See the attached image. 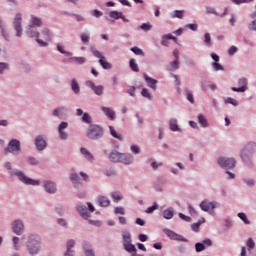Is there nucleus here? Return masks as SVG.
<instances>
[{
	"instance_id": "nucleus-1",
	"label": "nucleus",
	"mask_w": 256,
	"mask_h": 256,
	"mask_svg": "<svg viewBox=\"0 0 256 256\" xmlns=\"http://www.w3.org/2000/svg\"><path fill=\"white\" fill-rule=\"evenodd\" d=\"M103 135H105L103 127L97 124H90L86 130V136L88 137V139H91L92 141H97V139H101Z\"/></svg>"
},
{
	"instance_id": "nucleus-2",
	"label": "nucleus",
	"mask_w": 256,
	"mask_h": 256,
	"mask_svg": "<svg viewBox=\"0 0 256 256\" xmlns=\"http://www.w3.org/2000/svg\"><path fill=\"white\" fill-rule=\"evenodd\" d=\"M41 251V242L39 241V236L32 235L28 242V252L30 255H37Z\"/></svg>"
},
{
	"instance_id": "nucleus-3",
	"label": "nucleus",
	"mask_w": 256,
	"mask_h": 256,
	"mask_svg": "<svg viewBox=\"0 0 256 256\" xmlns=\"http://www.w3.org/2000/svg\"><path fill=\"white\" fill-rule=\"evenodd\" d=\"M21 152V142L17 139H13L9 142L8 147L5 150V155L7 153H12L13 155H19Z\"/></svg>"
},
{
	"instance_id": "nucleus-4",
	"label": "nucleus",
	"mask_w": 256,
	"mask_h": 256,
	"mask_svg": "<svg viewBox=\"0 0 256 256\" xmlns=\"http://www.w3.org/2000/svg\"><path fill=\"white\" fill-rule=\"evenodd\" d=\"M92 53L94 57H97V59H99V64L101 65V67H103L104 69H113V65L107 61V58H105V56H103V54H101L99 50L92 49Z\"/></svg>"
},
{
	"instance_id": "nucleus-5",
	"label": "nucleus",
	"mask_w": 256,
	"mask_h": 256,
	"mask_svg": "<svg viewBox=\"0 0 256 256\" xmlns=\"http://www.w3.org/2000/svg\"><path fill=\"white\" fill-rule=\"evenodd\" d=\"M237 161L234 158L221 157L218 159V165L223 169H234Z\"/></svg>"
},
{
	"instance_id": "nucleus-6",
	"label": "nucleus",
	"mask_w": 256,
	"mask_h": 256,
	"mask_svg": "<svg viewBox=\"0 0 256 256\" xmlns=\"http://www.w3.org/2000/svg\"><path fill=\"white\" fill-rule=\"evenodd\" d=\"M21 21H23V16L21 13H17L13 22L16 37H21L23 35V26H21Z\"/></svg>"
},
{
	"instance_id": "nucleus-7",
	"label": "nucleus",
	"mask_w": 256,
	"mask_h": 256,
	"mask_svg": "<svg viewBox=\"0 0 256 256\" xmlns=\"http://www.w3.org/2000/svg\"><path fill=\"white\" fill-rule=\"evenodd\" d=\"M33 26L32 25H28L26 33L28 35V37H37L36 41L37 43H39L40 47H47V45H49V43L39 39V32L33 30Z\"/></svg>"
},
{
	"instance_id": "nucleus-8",
	"label": "nucleus",
	"mask_w": 256,
	"mask_h": 256,
	"mask_svg": "<svg viewBox=\"0 0 256 256\" xmlns=\"http://www.w3.org/2000/svg\"><path fill=\"white\" fill-rule=\"evenodd\" d=\"M217 207V202H211L209 200H204L200 203V209L206 213H213L214 209Z\"/></svg>"
},
{
	"instance_id": "nucleus-9",
	"label": "nucleus",
	"mask_w": 256,
	"mask_h": 256,
	"mask_svg": "<svg viewBox=\"0 0 256 256\" xmlns=\"http://www.w3.org/2000/svg\"><path fill=\"white\" fill-rule=\"evenodd\" d=\"M238 85L240 87H238V88L232 87L231 90L236 93H245V91H247V89H248L247 85H249V82H248L247 78L243 77L238 80Z\"/></svg>"
},
{
	"instance_id": "nucleus-10",
	"label": "nucleus",
	"mask_w": 256,
	"mask_h": 256,
	"mask_svg": "<svg viewBox=\"0 0 256 256\" xmlns=\"http://www.w3.org/2000/svg\"><path fill=\"white\" fill-rule=\"evenodd\" d=\"M23 229H25V224L22 220H14L12 222V231L16 235H23Z\"/></svg>"
},
{
	"instance_id": "nucleus-11",
	"label": "nucleus",
	"mask_w": 256,
	"mask_h": 256,
	"mask_svg": "<svg viewBox=\"0 0 256 256\" xmlns=\"http://www.w3.org/2000/svg\"><path fill=\"white\" fill-rule=\"evenodd\" d=\"M16 175H17L18 179L20 181H22V183H25V185H39V180L31 179V178L25 176V174H23V172H16Z\"/></svg>"
},
{
	"instance_id": "nucleus-12",
	"label": "nucleus",
	"mask_w": 256,
	"mask_h": 256,
	"mask_svg": "<svg viewBox=\"0 0 256 256\" xmlns=\"http://www.w3.org/2000/svg\"><path fill=\"white\" fill-rule=\"evenodd\" d=\"M255 151H256V143L255 142L248 143L241 152V157L243 161H245L246 155H251L252 153H255Z\"/></svg>"
},
{
	"instance_id": "nucleus-13",
	"label": "nucleus",
	"mask_w": 256,
	"mask_h": 256,
	"mask_svg": "<svg viewBox=\"0 0 256 256\" xmlns=\"http://www.w3.org/2000/svg\"><path fill=\"white\" fill-rule=\"evenodd\" d=\"M87 87H90L92 91H94L95 95L101 96L103 95V91H105V87L102 85L96 86L95 82L88 80L86 81Z\"/></svg>"
},
{
	"instance_id": "nucleus-14",
	"label": "nucleus",
	"mask_w": 256,
	"mask_h": 256,
	"mask_svg": "<svg viewBox=\"0 0 256 256\" xmlns=\"http://www.w3.org/2000/svg\"><path fill=\"white\" fill-rule=\"evenodd\" d=\"M164 233L165 235H167V237H169L170 239H173L174 241H183L184 243H186L187 241V239H185L183 236L173 232L172 230L165 229Z\"/></svg>"
},
{
	"instance_id": "nucleus-15",
	"label": "nucleus",
	"mask_w": 256,
	"mask_h": 256,
	"mask_svg": "<svg viewBox=\"0 0 256 256\" xmlns=\"http://www.w3.org/2000/svg\"><path fill=\"white\" fill-rule=\"evenodd\" d=\"M69 127V123L67 122H61L59 127H58V132L60 139H67L68 135L67 132L63 131L64 129H67Z\"/></svg>"
},
{
	"instance_id": "nucleus-16",
	"label": "nucleus",
	"mask_w": 256,
	"mask_h": 256,
	"mask_svg": "<svg viewBox=\"0 0 256 256\" xmlns=\"http://www.w3.org/2000/svg\"><path fill=\"white\" fill-rule=\"evenodd\" d=\"M144 79H145L148 87H150V89H153V91H157L158 81L156 79L149 77L147 74H144Z\"/></svg>"
},
{
	"instance_id": "nucleus-17",
	"label": "nucleus",
	"mask_w": 256,
	"mask_h": 256,
	"mask_svg": "<svg viewBox=\"0 0 256 256\" xmlns=\"http://www.w3.org/2000/svg\"><path fill=\"white\" fill-rule=\"evenodd\" d=\"M44 189L47 193H51V194L57 192V186L55 185V183H53L51 181L44 182Z\"/></svg>"
},
{
	"instance_id": "nucleus-18",
	"label": "nucleus",
	"mask_w": 256,
	"mask_h": 256,
	"mask_svg": "<svg viewBox=\"0 0 256 256\" xmlns=\"http://www.w3.org/2000/svg\"><path fill=\"white\" fill-rule=\"evenodd\" d=\"M35 145H36L38 151H43V149H45V147H47V142L45 141V139H43L42 136H37L35 139Z\"/></svg>"
},
{
	"instance_id": "nucleus-19",
	"label": "nucleus",
	"mask_w": 256,
	"mask_h": 256,
	"mask_svg": "<svg viewBox=\"0 0 256 256\" xmlns=\"http://www.w3.org/2000/svg\"><path fill=\"white\" fill-rule=\"evenodd\" d=\"M101 110L103 111V113L106 115V117L110 120V121H115V111H113L111 108L102 106Z\"/></svg>"
},
{
	"instance_id": "nucleus-20",
	"label": "nucleus",
	"mask_w": 256,
	"mask_h": 256,
	"mask_svg": "<svg viewBox=\"0 0 256 256\" xmlns=\"http://www.w3.org/2000/svg\"><path fill=\"white\" fill-rule=\"evenodd\" d=\"M120 163H124V165H131V163H133V156L131 154H122L120 156Z\"/></svg>"
},
{
	"instance_id": "nucleus-21",
	"label": "nucleus",
	"mask_w": 256,
	"mask_h": 256,
	"mask_svg": "<svg viewBox=\"0 0 256 256\" xmlns=\"http://www.w3.org/2000/svg\"><path fill=\"white\" fill-rule=\"evenodd\" d=\"M97 203L100 205V207H109V205H111V201L105 196H99Z\"/></svg>"
},
{
	"instance_id": "nucleus-22",
	"label": "nucleus",
	"mask_w": 256,
	"mask_h": 256,
	"mask_svg": "<svg viewBox=\"0 0 256 256\" xmlns=\"http://www.w3.org/2000/svg\"><path fill=\"white\" fill-rule=\"evenodd\" d=\"M169 39H172L173 41L177 42V38L171 34H167V35H164L162 37V42L161 44L164 46V47H169Z\"/></svg>"
},
{
	"instance_id": "nucleus-23",
	"label": "nucleus",
	"mask_w": 256,
	"mask_h": 256,
	"mask_svg": "<svg viewBox=\"0 0 256 256\" xmlns=\"http://www.w3.org/2000/svg\"><path fill=\"white\" fill-rule=\"evenodd\" d=\"M54 117H65L67 115V108L65 107H60L54 110L53 112Z\"/></svg>"
},
{
	"instance_id": "nucleus-24",
	"label": "nucleus",
	"mask_w": 256,
	"mask_h": 256,
	"mask_svg": "<svg viewBox=\"0 0 256 256\" xmlns=\"http://www.w3.org/2000/svg\"><path fill=\"white\" fill-rule=\"evenodd\" d=\"M72 247H75V240H69L67 242V252L65 253V256H74L75 252L71 250Z\"/></svg>"
},
{
	"instance_id": "nucleus-25",
	"label": "nucleus",
	"mask_w": 256,
	"mask_h": 256,
	"mask_svg": "<svg viewBox=\"0 0 256 256\" xmlns=\"http://www.w3.org/2000/svg\"><path fill=\"white\" fill-rule=\"evenodd\" d=\"M121 153L114 151L111 152L109 155V159L110 161H113L114 163H119L121 161Z\"/></svg>"
},
{
	"instance_id": "nucleus-26",
	"label": "nucleus",
	"mask_w": 256,
	"mask_h": 256,
	"mask_svg": "<svg viewBox=\"0 0 256 256\" xmlns=\"http://www.w3.org/2000/svg\"><path fill=\"white\" fill-rule=\"evenodd\" d=\"M174 215L175 211L173 210V208H168L162 213V217H164V219H173Z\"/></svg>"
},
{
	"instance_id": "nucleus-27",
	"label": "nucleus",
	"mask_w": 256,
	"mask_h": 256,
	"mask_svg": "<svg viewBox=\"0 0 256 256\" xmlns=\"http://www.w3.org/2000/svg\"><path fill=\"white\" fill-rule=\"evenodd\" d=\"M30 25L32 26V28L41 27V25H43V22L37 16H32Z\"/></svg>"
},
{
	"instance_id": "nucleus-28",
	"label": "nucleus",
	"mask_w": 256,
	"mask_h": 256,
	"mask_svg": "<svg viewBox=\"0 0 256 256\" xmlns=\"http://www.w3.org/2000/svg\"><path fill=\"white\" fill-rule=\"evenodd\" d=\"M80 152L85 157V159H87V161H93L94 159L93 154H91V152H89L87 148H81Z\"/></svg>"
},
{
	"instance_id": "nucleus-29",
	"label": "nucleus",
	"mask_w": 256,
	"mask_h": 256,
	"mask_svg": "<svg viewBox=\"0 0 256 256\" xmlns=\"http://www.w3.org/2000/svg\"><path fill=\"white\" fill-rule=\"evenodd\" d=\"M78 213L84 218L89 219V212L87 211V207L79 206Z\"/></svg>"
},
{
	"instance_id": "nucleus-30",
	"label": "nucleus",
	"mask_w": 256,
	"mask_h": 256,
	"mask_svg": "<svg viewBox=\"0 0 256 256\" xmlns=\"http://www.w3.org/2000/svg\"><path fill=\"white\" fill-rule=\"evenodd\" d=\"M71 88L73 93H75L76 95L79 93V91H81V88L79 87V83L77 82V79H73L71 81Z\"/></svg>"
},
{
	"instance_id": "nucleus-31",
	"label": "nucleus",
	"mask_w": 256,
	"mask_h": 256,
	"mask_svg": "<svg viewBox=\"0 0 256 256\" xmlns=\"http://www.w3.org/2000/svg\"><path fill=\"white\" fill-rule=\"evenodd\" d=\"M109 129L112 137H114L115 139H118L119 141H123V136H121V134H118L113 126H109Z\"/></svg>"
},
{
	"instance_id": "nucleus-32",
	"label": "nucleus",
	"mask_w": 256,
	"mask_h": 256,
	"mask_svg": "<svg viewBox=\"0 0 256 256\" xmlns=\"http://www.w3.org/2000/svg\"><path fill=\"white\" fill-rule=\"evenodd\" d=\"M84 253L85 256H95V252H93L89 244H84Z\"/></svg>"
},
{
	"instance_id": "nucleus-33",
	"label": "nucleus",
	"mask_w": 256,
	"mask_h": 256,
	"mask_svg": "<svg viewBox=\"0 0 256 256\" xmlns=\"http://www.w3.org/2000/svg\"><path fill=\"white\" fill-rule=\"evenodd\" d=\"M70 61H72V63H77V65H83L87 60L85 57H72L70 58Z\"/></svg>"
},
{
	"instance_id": "nucleus-34",
	"label": "nucleus",
	"mask_w": 256,
	"mask_h": 256,
	"mask_svg": "<svg viewBox=\"0 0 256 256\" xmlns=\"http://www.w3.org/2000/svg\"><path fill=\"white\" fill-rule=\"evenodd\" d=\"M170 129L171 131H181V129H179V125L177 124V119L170 120Z\"/></svg>"
},
{
	"instance_id": "nucleus-35",
	"label": "nucleus",
	"mask_w": 256,
	"mask_h": 256,
	"mask_svg": "<svg viewBox=\"0 0 256 256\" xmlns=\"http://www.w3.org/2000/svg\"><path fill=\"white\" fill-rule=\"evenodd\" d=\"M123 245H131V234L129 232L123 234Z\"/></svg>"
},
{
	"instance_id": "nucleus-36",
	"label": "nucleus",
	"mask_w": 256,
	"mask_h": 256,
	"mask_svg": "<svg viewBox=\"0 0 256 256\" xmlns=\"http://www.w3.org/2000/svg\"><path fill=\"white\" fill-rule=\"evenodd\" d=\"M198 123H200L202 127H209V123L207 122V119L202 114L198 116Z\"/></svg>"
},
{
	"instance_id": "nucleus-37",
	"label": "nucleus",
	"mask_w": 256,
	"mask_h": 256,
	"mask_svg": "<svg viewBox=\"0 0 256 256\" xmlns=\"http://www.w3.org/2000/svg\"><path fill=\"white\" fill-rule=\"evenodd\" d=\"M185 15V11L183 10H175L172 17L173 19L177 18V19H183V16Z\"/></svg>"
},
{
	"instance_id": "nucleus-38",
	"label": "nucleus",
	"mask_w": 256,
	"mask_h": 256,
	"mask_svg": "<svg viewBox=\"0 0 256 256\" xmlns=\"http://www.w3.org/2000/svg\"><path fill=\"white\" fill-rule=\"evenodd\" d=\"M141 95H142V97L149 99V101H151L153 99V96H151V93L149 92V90L147 88L142 89Z\"/></svg>"
},
{
	"instance_id": "nucleus-39",
	"label": "nucleus",
	"mask_w": 256,
	"mask_h": 256,
	"mask_svg": "<svg viewBox=\"0 0 256 256\" xmlns=\"http://www.w3.org/2000/svg\"><path fill=\"white\" fill-rule=\"evenodd\" d=\"M125 251H128V253H135L137 251V248H135V245L131 244H126L124 246Z\"/></svg>"
},
{
	"instance_id": "nucleus-40",
	"label": "nucleus",
	"mask_w": 256,
	"mask_h": 256,
	"mask_svg": "<svg viewBox=\"0 0 256 256\" xmlns=\"http://www.w3.org/2000/svg\"><path fill=\"white\" fill-rule=\"evenodd\" d=\"M42 35L46 41H51V31L49 29L44 28V30H42Z\"/></svg>"
},
{
	"instance_id": "nucleus-41",
	"label": "nucleus",
	"mask_w": 256,
	"mask_h": 256,
	"mask_svg": "<svg viewBox=\"0 0 256 256\" xmlns=\"http://www.w3.org/2000/svg\"><path fill=\"white\" fill-rule=\"evenodd\" d=\"M129 63H130V68L132 69V71H134L135 73H139V66L135 62V59H131Z\"/></svg>"
},
{
	"instance_id": "nucleus-42",
	"label": "nucleus",
	"mask_w": 256,
	"mask_h": 256,
	"mask_svg": "<svg viewBox=\"0 0 256 256\" xmlns=\"http://www.w3.org/2000/svg\"><path fill=\"white\" fill-rule=\"evenodd\" d=\"M204 43L208 47H211V45H213V42H211V34H209V33L204 34Z\"/></svg>"
},
{
	"instance_id": "nucleus-43",
	"label": "nucleus",
	"mask_w": 256,
	"mask_h": 256,
	"mask_svg": "<svg viewBox=\"0 0 256 256\" xmlns=\"http://www.w3.org/2000/svg\"><path fill=\"white\" fill-rule=\"evenodd\" d=\"M138 29H142V31H151V29H153V26L149 23H143L142 25H140L138 27Z\"/></svg>"
},
{
	"instance_id": "nucleus-44",
	"label": "nucleus",
	"mask_w": 256,
	"mask_h": 256,
	"mask_svg": "<svg viewBox=\"0 0 256 256\" xmlns=\"http://www.w3.org/2000/svg\"><path fill=\"white\" fill-rule=\"evenodd\" d=\"M131 51L135 55H141L142 57L145 56V52H143V50H141L139 47H132Z\"/></svg>"
},
{
	"instance_id": "nucleus-45",
	"label": "nucleus",
	"mask_w": 256,
	"mask_h": 256,
	"mask_svg": "<svg viewBox=\"0 0 256 256\" xmlns=\"http://www.w3.org/2000/svg\"><path fill=\"white\" fill-rule=\"evenodd\" d=\"M110 17L112 19H121V17H123V13L117 12V11H112V12H110Z\"/></svg>"
},
{
	"instance_id": "nucleus-46",
	"label": "nucleus",
	"mask_w": 256,
	"mask_h": 256,
	"mask_svg": "<svg viewBox=\"0 0 256 256\" xmlns=\"http://www.w3.org/2000/svg\"><path fill=\"white\" fill-rule=\"evenodd\" d=\"M111 197H112L113 201H116V202H119V201H121V199H123V197L121 196V193H119V192H113L111 194Z\"/></svg>"
},
{
	"instance_id": "nucleus-47",
	"label": "nucleus",
	"mask_w": 256,
	"mask_h": 256,
	"mask_svg": "<svg viewBox=\"0 0 256 256\" xmlns=\"http://www.w3.org/2000/svg\"><path fill=\"white\" fill-rule=\"evenodd\" d=\"M83 123H87L88 125H91V116L89 113H84L82 116Z\"/></svg>"
},
{
	"instance_id": "nucleus-48",
	"label": "nucleus",
	"mask_w": 256,
	"mask_h": 256,
	"mask_svg": "<svg viewBox=\"0 0 256 256\" xmlns=\"http://www.w3.org/2000/svg\"><path fill=\"white\" fill-rule=\"evenodd\" d=\"M238 217L244 221L245 225H249L251 223L249 219H247V215H245V213H238Z\"/></svg>"
},
{
	"instance_id": "nucleus-49",
	"label": "nucleus",
	"mask_w": 256,
	"mask_h": 256,
	"mask_svg": "<svg viewBox=\"0 0 256 256\" xmlns=\"http://www.w3.org/2000/svg\"><path fill=\"white\" fill-rule=\"evenodd\" d=\"M57 50L60 52V53H62V55H66V57H71V52H67V51H65V49L63 48V46H61V45H58L57 46Z\"/></svg>"
},
{
	"instance_id": "nucleus-50",
	"label": "nucleus",
	"mask_w": 256,
	"mask_h": 256,
	"mask_svg": "<svg viewBox=\"0 0 256 256\" xmlns=\"http://www.w3.org/2000/svg\"><path fill=\"white\" fill-rule=\"evenodd\" d=\"M225 103L226 104H230V105H234V107H237V105H239V103L237 102V100L229 97L225 99Z\"/></svg>"
},
{
	"instance_id": "nucleus-51",
	"label": "nucleus",
	"mask_w": 256,
	"mask_h": 256,
	"mask_svg": "<svg viewBox=\"0 0 256 256\" xmlns=\"http://www.w3.org/2000/svg\"><path fill=\"white\" fill-rule=\"evenodd\" d=\"M212 67L214 71H223V65L219 64L218 62L212 63Z\"/></svg>"
},
{
	"instance_id": "nucleus-52",
	"label": "nucleus",
	"mask_w": 256,
	"mask_h": 256,
	"mask_svg": "<svg viewBox=\"0 0 256 256\" xmlns=\"http://www.w3.org/2000/svg\"><path fill=\"white\" fill-rule=\"evenodd\" d=\"M158 208L159 206L157 205V203H154L153 206L146 209L145 213H148V214L153 213V211H157Z\"/></svg>"
},
{
	"instance_id": "nucleus-53",
	"label": "nucleus",
	"mask_w": 256,
	"mask_h": 256,
	"mask_svg": "<svg viewBox=\"0 0 256 256\" xmlns=\"http://www.w3.org/2000/svg\"><path fill=\"white\" fill-rule=\"evenodd\" d=\"M70 179L72 183H74V185H77V183H79V175H77L76 173L71 174Z\"/></svg>"
},
{
	"instance_id": "nucleus-54",
	"label": "nucleus",
	"mask_w": 256,
	"mask_h": 256,
	"mask_svg": "<svg viewBox=\"0 0 256 256\" xmlns=\"http://www.w3.org/2000/svg\"><path fill=\"white\" fill-rule=\"evenodd\" d=\"M197 253H201V251H204L205 244L203 243H196L195 245Z\"/></svg>"
},
{
	"instance_id": "nucleus-55",
	"label": "nucleus",
	"mask_w": 256,
	"mask_h": 256,
	"mask_svg": "<svg viewBox=\"0 0 256 256\" xmlns=\"http://www.w3.org/2000/svg\"><path fill=\"white\" fill-rule=\"evenodd\" d=\"M89 39H90L89 34H87V33H82L81 34L82 43H89Z\"/></svg>"
},
{
	"instance_id": "nucleus-56",
	"label": "nucleus",
	"mask_w": 256,
	"mask_h": 256,
	"mask_svg": "<svg viewBox=\"0 0 256 256\" xmlns=\"http://www.w3.org/2000/svg\"><path fill=\"white\" fill-rule=\"evenodd\" d=\"M114 213L117 215H125V208L123 207H116Z\"/></svg>"
},
{
	"instance_id": "nucleus-57",
	"label": "nucleus",
	"mask_w": 256,
	"mask_h": 256,
	"mask_svg": "<svg viewBox=\"0 0 256 256\" xmlns=\"http://www.w3.org/2000/svg\"><path fill=\"white\" fill-rule=\"evenodd\" d=\"M253 0H231L235 5H241V3H252Z\"/></svg>"
},
{
	"instance_id": "nucleus-58",
	"label": "nucleus",
	"mask_w": 256,
	"mask_h": 256,
	"mask_svg": "<svg viewBox=\"0 0 256 256\" xmlns=\"http://www.w3.org/2000/svg\"><path fill=\"white\" fill-rule=\"evenodd\" d=\"M14 249L19 251V237H13Z\"/></svg>"
},
{
	"instance_id": "nucleus-59",
	"label": "nucleus",
	"mask_w": 256,
	"mask_h": 256,
	"mask_svg": "<svg viewBox=\"0 0 256 256\" xmlns=\"http://www.w3.org/2000/svg\"><path fill=\"white\" fill-rule=\"evenodd\" d=\"M237 51H239V49L237 48V46H231L228 50V54L229 55H234L235 53H237Z\"/></svg>"
},
{
	"instance_id": "nucleus-60",
	"label": "nucleus",
	"mask_w": 256,
	"mask_h": 256,
	"mask_svg": "<svg viewBox=\"0 0 256 256\" xmlns=\"http://www.w3.org/2000/svg\"><path fill=\"white\" fill-rule=\"evenodd\" d=\"M187 99L193 104L195 103V99L193 98V94L190 91L186 92Z\"/></svg>"
},
{
	"instance_id": "nucleus-61",
	"label": "nucleus",
	"mask_w": 256,
	"mask_h": 256,
	"mask_svg": "<svg viewBox=\"0 0 256 256\" xmlns=\"http://www.w3.org/2000/svg\"><path fill=\"white\" fill-rule=\"evenodd\" d=\"M197 24H187L185 29H191V31H197Z\"/></svg>"
},
{
	"instance_id": "nucleus-62",
	"label": "nucleus",
	"mask_w": 256,
	"mask_h": 256,
	"mask_svg": "<svg viewBox=\"0 0 256 256\" xmlns=\"http://www.w3.org/2000/svg\"><path fill=\"white\" fill-rule=\"evenodd\" d=\"M247 247H248V249H253L255 247V242L253 241V239H251V238L248 239Z\"/></svg>"
},
{
	"instance_id": "nucleus-63",
	"label": "nucleus",
	"mask_w": 256,
	"mask_h": 256,
	"mask_svg": "<svg viewBox=\"0 0 256 256\" xmlns=\"http://www.w3.org/2000/svg\"><path fill=\"white\" fill-rule=\"evenodd\" d=\"M131 151L132 153H135V155H139L140 153L139 146H135V145L131 146Z\"/></svg>"
},
{
	"instance_id": "nucleus-64",
	"label": "nucleus",
	"mask_w": 256,
	"mask_h": 256,
	"mask_svg": "<svg viewBox=\"0 0 256 256\" xmlns=\"http://www.w3.org/2000/svg\"><path fill=\"white\" fill-rule=\"evenodd\" d=\"M250 31H256V20L252 21L249 25Z\"/></svg>"
}]
</instances>
